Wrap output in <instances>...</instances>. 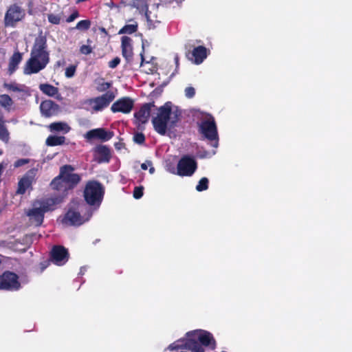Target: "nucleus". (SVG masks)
<instances>
[{
    "label": "nucleus",
    "instance_id": "27",
    "mask_svg": "<svg viewBox=\"0 0 352 352\" xmlns=\"http://www.w3.org/2000/svg\"><path fill=\"white\" fill-rule=\"evenodd\" d=\"M13 102L11 98L7 94L0 95V104L8 110H10Z\"/></svg>",
    "mask_w": 352,
    "mask_h": 352
},
{
    "label": "nucleus",
    "instance_id": "1",
    "mask_svg": "<svg viewBox=\"0 0 352 352\" xmlns=\"http://www.w3.org/2000/svg\"><path fill=\"white\" fill-rule=\"evenodd\" d=\"M50 62L47 39L41 33L36 38L30 52V58L25 63L23 72L26 75L37 74L45 68Z\"/></svg>",
    "mask_w": 352,
    "mask_h": 352
},
{
    "label": "nucleus",
    "instance_id": "31",
    "mask_svg": "<svg viewBox=\"0 0 352 352\" xmlns=\"http://www.w3.org/2000/svg\"><path fill=\"white\" fill-rule=\"evenodd\" d=\"M47 19L50 23L55 25L59 24L61 20V17L59 15L54 14H48Z\"/></svg>",
    "mask_w": 352,
    "mask_h": 352
},
{
    "label": "nucleus",
    "instance_id": "32",
    "mask_svg": "<svg viewBox=\"0 0 352 352\" xmlns=\"http://www.w3.org/2000/svg\"><path fill=\"white\" fill-rule=\"evenodd\" d=\"M144 188L142 186H137L133 190V197L135 199H140L143 196Z\"/></svg>",
    "mask_w": 352,
    "mask_h": 352
},
{
    "label": "nucleus",
    "instance_id": "21",
    "mask_svg": "<svg viewBox=\"0 0 352 352\" xmlns=\"http://www.w3.org/2000/svg\"><path fill=\"white\" fill-rule=\"evenodd\" d=\"M158 6H153L151 10H146L145 13V16L147 20L148 25L149 28H153L155 27V24L160 23V21L157 19V16L155 13Z\"/></svg>",
    "mask_w": 352,
    "mask_h": 352
},
{
    "label": "nucleus",
    "instance_id": "20",
    "mask_svg": "<svg viewBox=\"0 0 352 352\" xmlns=\"http://www.w3.org/2000/svg\"><path fill=\"white\" fill-rule=\"evenodd\" d=\"M122 52L123 56L126 60H130L133 55V49L131 46V39L128 36L122 38Z\"/></svg>",
    "mask_w": 352,
    "mask_h": 352
},
{
    "label": "nucleus",
    "instance_id": "14",
    "mask_svg": "<svg viewBox=\"0 0 352 352\" xmlns=\"http://www.w3.org/2000/svg\"><path fill=\"white\" fill-rule=\"evenodd\" d=\"M69 258L67 250L63 246H54L51 252V262L56 265H63Z\"/></svg>",
    "mask_w": 352,
    "mask_h": 352
},
{
    "label": "nucleus",
    "instance_id": "28",
    "mask_svg": "<svg viewBox=\"0 0 352 352\" xmlns=\"http://www.w3.org/2000/svg\"><path fill=\"white\" fill-rule=\"evenodd\" d=\"M138 29V23L134 22L132 24H128L124 25L122 29L120 30L119 34H132L135 32Z\"/></svg>",
    "mask_w": 352,
    "mask_h": 352
},
{
    "label": "nucleus",
    "instance_id": "50",
    "mask_svg": "<svg viewBox=\"0 0 352 352\" xmlns=\"http://www.w3.org/2000/svg\"><path fill=\"white\" fill-rule=\"evenodd\" d=\"M47 267V265H45L44 267H43V269H45Z\"/></svg>",
    "mask_w": 352,
    "mask_h": 352
},
{
    "label": "nucleus",
    "instance_id": "8",
    "mask_svg": "<svg viewBox=\"0 0 352 352\" xmlns=\"http://www.w3.org/2000/svg\"><path fill=\"white\" fill-rule=\"evenodd\" d=\"M25 16V11L20 6L14 4L9 7L4 17L6 27H14L16 24L22 21Z\"/></svg>",
    "mask_w": 352,
    "mask_h": 352
},
{
    "label": "nucleus",
    "instance_id": "38",
    "mask_svg": "<svg viewBox=\"0 0 352 352\" xmlns=\"http://www.w3.org/2000/svg\"><path fill=\"white\" fill-rule=\"evenodd\" d=\"M120 63V58L118 57L114 58L112 60L109 62V67L110 68H115Z\"/></svg>",
    "mask_w": 352,
    "mask_h": 352
},
{
    "label": "nucleus",
    "instance_id": "6",
    "mask_svg": "<svg viewBox=\"0 0 352 352\" xmlns=\"http://www.w3.org/2000/svg\"><path fill=\"white\" fill-rule=\"evenodd\" d=\"M85 204L78 205L77 210L70 208L65 214L63 222L69 226H80L85 222L89 220L92 215V210L89 209L86 215L82 216L80 212L82 211Z\"/></svg>",
    "mask_w": 352,
    "mask_h": 352
},
{
    "label": "nucleus",
    "instance_id": "16",
    "mask_svg": "<svg viewBox=\"0 0 352 352\" xmlns=\"http://www.w3.org/2000/svg\"><path fill=\"white\" fill-rule=\"evenodd\" d=\"M113 136V132L105 131L103 128H98L87 131L84 137L88 140L99 139L102 141H108Z\"/></svg>",
    "mask_w": 352,
    "mask_h": 352
},
{
    "label": "nucleus",
    "instance_id": "5",
    "mask_svg": "<svg viewBox=\"0 0 352 352\" xmlns=\"http://www.w3.org/2000/svg\"><path fill=\"white\" fill-rule=\"evenodd\" d=\"M104 189L97 182H89L86 185L84 197L87 203L91 206L98 207L102 201Z\"/></svg>",
    "mask_w": 352,
    "mask_h": 352
},
{
    "label": "nucleus",
    "instance_id": "25",
    "mask_svg": "<svg viewBox=\"0 0 352 352\" xmlns=\"http://www.w3.org/2000/svg\"><path fill=\"white\" fill-rule=\"evenodd\" d=\"M50 129L52 131H62L67 133L69 131L70 127L65 122H53L50 125Z\"/></svg>",
    "mask_w": 352,
    "mask_h": 352
},
{
    "label": "nucleus",
    "instance_id": "3",
    "mask_svg": "<svg viewBox=\"0 0 352 352\" xmlns=\"http://www.w3.org/2000/svg\"><path fill=\"white\" fill-rule=\"evenodd\" d=\"M179 113L177 109L173 110L170 102H166L157 109L156 116L152 119L155 130L164 135L167 130L173 129L179 120Z\"/></svg>",
    "mask_w": 352,
    "mask_h": 352
},
{
    "label": "nucleus",
    "instance_id": "22",
    "mask_svg": "<svg viewBox=\"0 0 352 352\" xmlns=\"http://www.w3.org/2000/svg\"><path fill=\"white\" fill-rule=\"evenodd\" d=\"M40 90L45 94L51 96L56 97L59 98L60 95L58 94V89L50 84H41L39 85Z\"/></svg>",
    "mask_w": 352,
    "mask_h": 352
},
{
    "label": "nucleus",
    "instance_id": "13",
    "mask_svg": "<svg viewBox=\"0 0 352 352\" xmlns=\"http://www.w3.org/2000/svg\"><path fill=\"white\" fill-rule=\"evenodd\" d=\"M134 106V100L129 97H123L116 100L111 107L113 113H129Z\"/></svg>",
    "mask_w": 352,
    "mask_h": 352
},
{
    "label": "nucleus",
    "instance_id": "9",
    "mask_svg": "<svg viewBox=\"0 0 352 352\" xmlns=\"http://www.w3.org/2000/svg\"><path fill=\"white\" fill-rule=\"evenodd\" d=\"M197 169V162L189 156H184L177 164V174L180 176H191Z\"/></svg>",
    "mask_w": 352,
    "mask_h": 352
},
{
    "label": "nucleus",
    "instance_id": "44",
    "mask_svg": "<svg viewBox=\"0 0 352 352\" xmlns=\"http://www.w3.org/2000/svg\"><path fill=\"white\" fill-rule=\"evenodd\" d=\"M149 173L151 174H153L155 173V168L153 166V164L151 166H149Z\"/></svg>",
    "mask_w": 352,
    "mask_h": 352
},
{
    "label": "nucleus",
    "instance_id": "46",
    "mask_svg": "<svg viewBox=\"0 0 352 352\" xmlns=\"http://www.w3.org/2000/svg\"><path fill=\"white\" fill-rule=\"evenodd\" d=\"M141 56H142V62H143V60H144V57H143L142 54H141Z\"/></svg>",
    "mask_w": 352,
    "mask_h": 352
},
{
    "label": "nucleus",
    "instance_id": "36",
    "mask_svg": "<svg viewBox=\"0 0 352 352\" xmlns=\"http://www.w3.org/2000/svg\"><path fill=\"white\" fill-rule=\"evenodd\" d=\"M80 52L82 54H89L92 52V48L89 45H83L80 47Z\"/></svg>",
    "mask_w": 352,
    "mask_h": 352
},
{
    "label": "nucleus",
    "instance_id": "11",
    "mask_svg": "<svg viewBox=\"0 0 352 352\" xmlns=\"http://www.w3.org/2000/svg\"><path fill=\"white\" fill-rule=\"evenodd\" d=\"M114 98L113 92L107 91L100 96L89 100L88 104L94 111H100L107 107Z\"/></svg>",
    "mask_w": 352,
    "mask_h": 352
},
{
    "label": "nucleus",
    "instance_id": "40",
    "mask_svg": "<svg viewBox=\"0 0 352 352\" xmlns=\"http://www.w3.org/2000/svg\"><path fill=\"white\" fill-rule=\"evenodd\" d=\"M6 86L8 90H10L12 91H19V92L23 91V89H21V87H18L16 85H6Z\"/></svg>",
    "mask_w": 352,
    "mask_h": 352
},
{
    "label": "nucleus",
    "instance_id": "15",
    "mask_svg": "<svg viewBox=\"0 0 352 352\" xmlns=\"http://www.w3.org/2000/svg\"><path fill=\"white\" fill-rule=\"evenodd\" d=\"M154 107L155 104L153 102L146 103L142 106L138 112L135 113L134 117L135 118L136 124H138V127H140L141 124H144L148 122L151 115V109Z\"/></svg>",
    "mask_w": 352,
    "mask_h": 352
},
{
    "label": "nucleus",
    "instance_id": "37",
    "mask_svg": "<svg viewBox=\"0 0 352 352\" xmlns=\"http://www.w3.org/2000/svg\"><path fill=\"white\" fill-rule=\"evenodd\" d=\"M29 159H19L14 162V168H18L29 163Z\"/></svg>",
    "mask_w": 352,
    "mask_h": 352
},
{
    "label": "nucleus",
    "instance_id": "17",
    "mask_svg": "<svg viewBox=\"0 0 352 352\" xmlns=\"http://www.w3.org/2000/svg\"><path fill=\"white\" fill-rule=\"evenodd\" d=\"M40 109L42 115L48 118L56 115L59 111V107L53 101L47 100L41 102Z\"/></svg>",
    "mask_w": 352,
    "mask_h": 352
},
{
    "label": "nucleus",
    "instance_id": "24",
    "mask_svg": "<svg viewBox=\"0 0 352 352\" xmlns=\"http://www.w3.org/2000/svg\"><path fill=\"white\" fill-rule=\"evenodd\" d=\"M10 139V133L5 124V121L2 117H0V140L5 143H8Z\"/></svg>",
    "mask_w": 352,
    "mask_h": 352
},
{
    "label": "nucleus",
    "instance_id": "12",
    "mask_svg": "<svg viewBox=\"0 0 352 352\" xmlns=\"http://www.w3.org/2000/svg\"><path fill=\"white\" fill-rule=\"evenodd\" d=\"M20 287L18 276L12 272H5L0 276V289L6 290H15Z\"/></svg>",
    "mask_w": 352,
    "mask_h": 352
},
{
    "label": "nucleus",
    "instance_id": "43",
    "mask_svg": "<svg viewBox=\"0 0 352 352\" xmlns=\"http://www.w3.org/2000/svg\"><path fill=\"white\" fill-rule=\"evenodd\" d=\"M151 165L152 162L148 160L141 164V168L143 170H146L149 166H151Z\"/></svg>",
    "mask_w": 352,
    "mask_h": 352
},
{
    "label": "nucleus",
    "instance_id": "26",
    "mask_svg": "<svg viewBox=\"0 0 352 352\" xmlns=\"http://www.w3.org/2000/svg\"><path fill=\"white\" fill-rule=\"evenodd\" d=\"M65 138L63 136L50 135L46 140V144L50 146L61 145L65 142Z\"/></svg>",
    "mask_w": 352,
    "mask_h": 352
},
{
    "label": "nucleus",
    "instance_id": "41",
    "mask_svg": "<svg viewBox=\"0 0 352 352\" xmlns=\"http://www.w3.org/2000/svg\"><path fill=\"white\" fill-rule=\"evenodd\" d=\"M78 16V12L77 11H75L73 12L66 20L67 23L72 22L74 21L77 17Z\"/></svg>",
    "mask_w": 352,
    "mask_h": 352
},
{
    "label": "nucleus",
    "instance_id": "30",
    "mask_svg": "<svg viewBox=\"0 0 352 352\" xmlns=\"http://www.w3.org/2000/svg\"><path fill=\"white\" fill-rule=\"evenodd\" d=\"M90 25L91 23L89 20H82L77 23L76 28L80 30H86L89 28Z\"/></svg>",
    "mask_w": 352,
    "mask_h": 352
},
{
    "label": "nucleus",
    "instance_id": "47",
    "mask_svg": "<svg viewBox=\"0 0 352 352\" xmlns=\"http://www.w3.org/2000/svg\"><path fill=\"white\" fill-rule=\"evenodd\" d=\"M2 151L0 149V155L2 154Z\"/></svg>",
    "mask_w": 352,
    "mask_h": 352
},
{
    "label": "nucleus",
    "instance_id": "2",
    "mask_svg": "<svg viewBox=\"0 0 352 352\" xmlns=\"http://www.w3.org/2000/svg\"><path fill=\"white\" fill-rule=\"evenodd\" d=\"M65 195L54 197L41 198L34 200L32 207L26 212L29 221L36 226H41L45 212L54 210L56 205L60 204Z\"/></svg>",
    "mask_w": 352,
    "mask_h": 352
},
{
    "label": "nucleus",
    "instance_id": "34",
    "mask_svg": "<svg viewBox=\"0 0 352 352\" xmlns=\"http://www.w3.org/2000/svg\"><path fill=\"white\" fill-rule=\"evenodd\" d=\"M133 140L138 144H142L145 140L144 135L142 133H136L133 137Z\"/></svg>",
    "mask_w": 352,
    "mask_h": 352
},
{
    "label": "nucleus",
    "instance_id": "23",
    "mask_svg": "<svg viewBox=\"0 0 352 352\" xmlns=\"http://www.w3.org/2000/svg\"><path fill=\"white\" fill-rule=\"evenodd\" d=\"M21 60L22 54L20 52H16L13 54V55L10 58L8 65V72L10 74H12L16 69Z\"/></svg>",
    "mask_w": 352,
    "mask_h": 352
},
{
    "label": "nucleus",
    "instance_id": "39",
    "mask_svg": "<svg viewBox=\"0 0 352 352\" xmlns=\"http://www.w3.org/2000/svg\"><path fill=\"white\" fill-rule=\"evenodd\" d=\"M110 86H111L110 82H102V83L98 85L97 89L99 91H104L107 89H109L110 87Z\"/></svg>",
    "mask_w": 352,
    "mask_h": 352
},
{
    "label": "nucleus",
    "instance_id": "33",
    "mask_svg": "<svg viewBox=\"0 0 352 352\" xmlns=\"http://www.w3.org/2000/svg\"><path fill=\"white\" fill-rule=\"evenodd\" d=\"M76 67L75 65H70L65 69V76L67 78H72L74 76Z\"/></svg>",
    "mask_w": 352,
    "mask_h": 352
},
{
    "label": "nucleus",
    "instance_id": "19",
    "mask_svg": "<svg viewBox=\"0 0 352 352\" xmlns=\"http://www.w3.org/2000/svg\"><path fill=\"white\" fill-rule=\"evenodd\" d=\"M96 157L99 163L109 162L111 158V151L105 145H99L94 149Z\"/></svg>",
    "mask_w": 352,
    "mask_h": 352
},
{
    "label": "nucleus",
    "instance_id": "18",
    "mask_svg": "<svg viewBox=\"0 0 352 352\" xmlns=\"http://www.w3.org/2000/svg\"><path fill=\"white\" fill-rule=\"evenodd\" d=\"M189 60H192L194 63L199 65L206 58V48L204 46H198L195 47L191 52L187 54Z\"/></svg>",
    "mask_w": 352,
    "mask_h": 352
},
{
    "label": "nucleus",
    "instance_id": "35",
    "mask_svg": "<svg viewBox=\"0 0 352 352\" xmlns=\"http://www.w3.org/2000/svg\"><path fill=\"white\" fill-rule=\"evenodd\" d=\"M195 94V90L192 87H188L185 89V96L188 98H192Z\"/></svg>",
    "mask_w": 352,
    "mask_h": 352
},
{
    "label": "nucleus",
    "instance_id": "49",
    "mask_svg": "<svg viewBox=\"0 0 352 352\" xmlns=\"http://www.w3.org/2000/svg\"><path fill=\"white\" fill-rule=\"evenodd\" d=\"M47 267V265H45L44 267H43V269H45Z\"/></svg>",
    "mask_w": 352,
    "mask_h": 352
},
{
    "label": "nucleus",
    "instance_id": "42",
    "mask_svg": "<svg viewBox=\"0 0 352 352\" xmlns=\"http://www.w3.org/2000/svg\"><path fill=\"white\" fill-rule=\"evenodd\" d=\"M144 0H133V6L139 9L140 5H143Z\"/></svg>",
    "mask_w": 352,
    "mask_h": 352
},
{
    "label": "nucleus",
    "instance_id": "10",
    "mask_svg": "<svg viewBox=\"0 0 352 352\" xmlns=\"http://www.w3.org/2000/svg\"><path fill=\"white\" fill-rule=\"evenodd\" d=\"M37 172L36 168H31L21 177L18 183L17 194L23 195L31 187L33 182L36 181Z\"/></svg>",
    "mask_w": 352,
    "mask_h": 352
},
{
    "label": "nucleus",
    "instance_id": "29",
    "mask_svg": "<svg viewBox=\"0 0 352 352\" xmlns=\"http://www.w3.org/2000/svg\"><path fill=\"white\" fill-rule=\"evenodd\" d=\"M208 188V179L206 177L201 178L196 186V190L199 192L206 190Z\"/></svg>",
    "mask_w": 352,
    "mask_h": 352
},
{
    "label": "nucleus",
    "instance_id": "4",
    "mask_svg": "<svg viewBox=\"0 0 352 352\" xmlns=\"http://www.w3.org/2000/svg\"><path fill=\"white\" fill-rule=\"evenodd\" d=\"M73 170L74 168L70 165L62 166L59 175L50 183L51 188L60 192L72 189L80 180V176Z\"/></svg>",
    "mask_w": 352,
    "mask_h": 352
},
{
    "label": "nucleus",
    "instance_id": "7",
    "mask_svg": "<svg viewBox=\"0 0 352 352\" xmlns=\"http://www.w3.org/2000/svg\"><path fill=\"white\" fill-rule=\"evenodd\" d=\"M200 129L205 138L213 142L212 146L217 148L219 138L214 118L210 115L207 116L201 122Z\"/></svg>",
    "mask_w": 352,
    "mask_h": 352
},
{
    "label": "nucleus",
    "instance_id": "45",
    "mask_svg": "<svg viewBox=\"0 0 352 352\" xmlns=\"http://www.w3.org/2000/svg\"><path fill=\"white\" fill-rule=\"evenodd\" d=\"M175 60L176 64H178V57L177 56H175Z\"/></svg>",
    "mask_w": 352,
    "mask_h": 352
},
{
    "label": "nucleus",
    "instance_id": "48",
    "mask_svg": "<svg viewBox=\"0 0 352 352\" xmlns=\"http://www.w3.org/2000/svg\"><path fill=\"white\" fill-rule=\"evenodd\" d=\"M47 267V265H45L44 267H43V269H45Z\"/></svg>",
    "mask_w": 352,
    "mask_h": 352
}]
</instances>
